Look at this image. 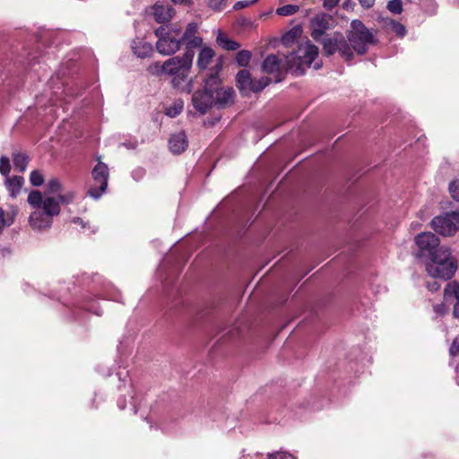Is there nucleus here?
<instances>
[{
  "label": "nucleus",
  "mask_w": 459,
  "mask_h": 459,
  "mask_svg": "<svg viewBox=\"0 0 459 459\" xmlns=\"http://www.w3.org/2000/svg\"><path fill=\"white\" fill-rule=\"evenodd\" d=\"M74 198V194L68 192L59 194L57 197L48 196L43 199L42 194L33 190L29 194L28 203L35 209L30 215V223L32 228L42 230L49 228L53 222V217L60 212V204H69Z\"/></svg>",
  "instance_id": "f257e3e1"
},
{
  "label": "nucleus",
  "mask_w": 459,
  "mask_h": 459,
  "mask_svg": "<svg viewBox=\"0 0 459 459\" xmlns=\"http://www.w3.org/2000/svg\"><path fill=\"white\" fill-rule=\"evenodd\" d=\"M195 52L186 50L182 56H177L166 60L162 65L155 63L149 67V72L157 74H167L172 77L171 83L174 88L180 89L182 83L188 77L192 67Z\"/></svg>",
  "instance_id": "f03ea898"
},
{
  "label": "nucleus",
  "mask_w": 459,
  "mask_h": 459,
  "mask_svg": "<svg viewBox=\"0 0 459 459\" xmlns=\"http://www.w3.org/2000/svg\"><path fill=\"white\" fill-rule=\"evenodd\" d=\"M428 274L434 279L449 280L457 270L455 259L448 247H441L426 264Z\"/></svg>",
  "instance_id": "7ed1b4c3"
},
{
  "label": "nucleus",
  "mask_w": 459,
  "mask_h": 459,
  "mask_svg": "<svg viewBox=\"0 0 459 459\" xmlns=\"http://www.w3.org/2000/svg\"><path fill=\"white\" fill-rule=\"evenodd\" d=\"M318 56V48L309 41L300 44L295 51L284 56L286 69L296 75L304 74L307 68L311 67Z\"/></svg>",
  "instance_id": "20e7f679"
},
{
  "label": "nucleus",
  "mask_w": 459,
  "mask_h": 459,
  "mask_svg": "<svg viewBox=\"0 0 459 459\" xmlns=\"http://www.w3.org/2000/svg\"><path fill=\"white\" fill-rule=\"evenodd\" d=\"M351 30L348 32V43L352 50L358 55H364L370 45L375 43L373 33L359 20H353L351 22Z\"/></svg>",
  "instance_id": "39448f33"
},
{
  "label": "nucleus",
  "mask_w": 459,
  "mask_h": 459,
  "mask_svg": "<svg viewBox=\"0 0 459 459\" xmlns=\"http://www.w3.org/2000/svg\"><path fill=\"white\" fill-rule=\"evenodd\" d=\"M219 82L218 73L211 74L204 81V90L194 92L192 104L194 108L200 114H205L214 104L213 86Z\"/></svg>",
  "instance_id": "423d86ee"
},
{
  "label": "nucleus",
  "mask_w": 459,
  "mask_h": 459,
  "mask_svg": "<svg viewBox=\"0 0 459 459\" xmlns=\"http://www.w3.org/2000/svg\"><path fill=\"white\" fill-rule=\"evenodd\" d=\"M320 41L326 56H332L338 52L346 61H351L354 56L348 41L342 33L335 32L331 36L323 38Z\"/></svg>",
  "instance_id": "0eeeda50"
},
{
  "label": "nucleus",
  "mask_w": 459,
  "mask_h": 459,
  "mask_svg": "<svg viewBox=\"0 0 459 459\" xmlns=\"http://www.w3.org/2000/svg\"><path fill=\"white\" fill-rule=\"evenodd\" d=\"M432 229L444 237H451L459 231V212H447L431 221Z\"/></svg>",
  "instance_id": "6e6552de"
},
{
  "label": "nucleus",
  "mask_w": 459,
  "mask_h": 459,
  "mask_svg": "<svg viewBox=\"0 0 459 459\" xmlns=\"http://www.w3.org/2000/svg\"><path fill=\"white\" fill-rule=\"evenodd\" d=\"M94 185L88 191L94 199H98L106 191L108 186V169L102 162H99L92 170Z\"/></svg>",
  "instance_id": "1a4fd4ad"
},
{
  "label": "nucleus",
  "mask_w": 459,
  "mask_h": 459,
  "mask_svg": "<svg viewBox=\"0 0 459 459\" xmlns=\"http://www.w3.org/2000/svg\"><path fill=\"white\" fill-rule=\"evenodd\" d=\"M439 242V238L432 232H422L415 237V244L420 249V255L431 257L441 247Z\"/></svg>",
  "instance_id": "9d476101"
},
{
  "label": "nucleus",
  "mask_w": 459,
  "mask_h": 459,
  "mask_svg": "<svg viewBox=\"0 0 459 459\" xmlns=\"http://www.w3.org/2000/svg\"><path fill=\"white\" fill-rule=\"evenodd\" d=\"M179 30L173 32L165 39H160L156 42V48L159 53L164 56H169L176 53L181 47V40L179 39Z\"/></svg>",
  "instance_id": "9b49d317"
},
{
  "label": "nucleus",
  "mask_w": 459,
  "mask_h": 459,
  "mask_svg": "<svg viewBox=\"0 0 459 459\" xmlns=\"http://www.w3.org/2000/svg\"><path fill=\"white\" fill-rule=\"evenodd\" d=\"M198 25L195 22H190L187 24L184 33L179 37L181 40V45L183 43L186 46V50H194V48H198L203 43V39L197 36Z\"/></svg>",
  "instance_id": "f8f14e48"
},
{
  "label": "nucleus",
  "mask_w": 459,
  "mask_h": 459,
  "mask_svg": "<svg viewBox=\"0 0 459 459\" xmlns=\"http://www.w3.org/2000/svg\"><path fill=\"white\" fill-rule=\"evenodd\" d=\"M329 22L330 16L325 14L316 15L311 20V36L315 40L320 41L326 30L330 29Z\"/></svg>",
  "instance_id": "ddd939ff"
},
{
  "label": "nucleus",
  "mask_w": 459,
  "mask_h": 459,
  "mask_svg": "<svg viewBox=\"0 0 459 459\" xmlns=\"http://www.w3.org/2000/svg\"><path fill=\"white\" fill-rule=\"evenodd\" d=\"M444 298L447 302H454L453 316L459 319V282L447 283L444 290Z\"/></svg>",
  "instance_id": "4468645a"
},
{
  "label": "nucleus",
  "mask_w": 459,
  "mask_h": 459,
  "mask_svg": "<svg viewBox=\"0 0 459 459\" xmlns=\"http://www.w3.org/2000/svg\"><path fill=\"white\" fill-rule=\"evenodd\" d=\"M221 80L216 86H213L212 91L214 96V104L219 107H224L233 102L234 90L232 88H221Z\"/></svg>",
  "instance_id": "2eb2a0df"
},
{
  "label": "nucleus",
  "mask_w": 459,
  "mask_h": 459,
  "mask_svg": "<svg viewBox=\"0 0 459 459\" xmlns=\"http://www.w3.org/2000/svg\"><path fill=\"white\" fill-rule=\"evenodd\" d=\"M174 14L175 10L168 4H155L152 6V15L159 23L169 22Z\"/></svg>",
  "instance_id": "dca6fc26"
},
{
  "label": "nucleus",
  "mask_w": 459,
  "mask_h": 459,
  "mask_svg": "<svg viewBox=\"0 0 459 459\" xmlns=\"http://www.w3.org/2000/svg\"><path fill=\"white\" fill-rule=\"evenodd\" d=\"M131 48L134 55L139 58L149 57L153 52L152 45L140 38L133 39Z\"/></svg>",
  "instance_id": "f3484780"
},
{
  "label": "nucleus",
  "mask_w": 459,
  "mask_h": 459,
  "mask_svg": "<svg viewBox=\"0 0 459 459\" xmlns=\"http://www.w3.org/2000/svg\"><path fill=\"white\" fill-rule=\"evenodd\" d=\"M188 145L186 135L184 132H178L170 136L169 147L174 154H180L186 151Z\"/></svg>",
  "instance_id": "a211bd4d"
},
{
  "label": "nucleus",
  "mask_w": 459,
  "mask_h": 459,
  "mask_svg": "<svg viewBox=\"0 0 459 459\" xmlns=\"http://www.w3.org/2000/svg\"><path fill=\"white\" fill-rule=\"evenodd\" d=\"M25 183L22 176H10L4 178V186L12 198H16Z\"/></svg>",
  "instance_id": "6ab92c4d"
},
{
  "label": "nucleus",
  "mask_w": 459,
  "mask_h": 459,
  "mask_svg": "<svg viewBox=\"0 0 459 459\" xmlns=\"http://www.w3.org/2000/svg\"><path fill=\"white\" fill-rule=\"evenodd\" d=\"M237 86L240 91L247 93L252 91L254 80L251 79L250 73L247 70H240L236 76Z\"/></svg>",
  "instance_id": "aec40b11"
},
{
  "label": "nucleus",
  "mask_w": 459,
  "mask_h": 459,
  "mask_svg": "<svg viewBox=\"0 0 459 459\" xmlns=\"http://www.w3.org/2000/svg\"><path fill=\"white\" fill-rule=\"evenodd\" d=\"M214 51L208 47L203 48L197 57L196 65L200 70H204L210 65L211 61L214 57Z\"/></svg>",
  "instance_id": "412c9836"
},
{
  "label": "nucleus",
  "mask_w": 459,
  "mask_h": 459,
  "mask_svg": "<svg viewBox=\"0 0 459 459\" xmlns=\"http://www.w3.org/2000/svg\"><path fill=\"white\" fill-rule=\"evenodd\" d=\"M281 59L275 55H269L264 60L263 71L267 74H273L280 71L281 67Z\"/></svg>",
  "instance_id": "4be33fe9"
},
{
  "label": "nucleus",
  "mask_w": 459,
  "mask_h": 459,
  "mask_svg": "<svg viewBox=\"0 0 459 459\" xmlns=\"http://www.w3.org/2000/svg\"><path fill=\"white\" fill-rule=\"evenodd\" d=\"M382 22L385 29L395 33L399 37H403L406 34L405 27L392 18H383Z\"/></svg>",
  "instance_id": "5701e85b"
},
{
  "label": "nucleus",
  "mask_w": 459,
  "mask_h": 459,
  "mask_svg": "<svg viewBox=\"0 0 459 459\" xmlns=\"http://www.w3.org/2000/svg\"><path fill=\"white\" fill-rule=\"evenodd\" d=\"M16 214L17 209L14 207H12L11 211L7 212L0 208V233L4 228L9 227L13 223Z\"/></svg>",
  "instance_id": "b1692460"
},
{
  "label": "nucleus",
  "mask_w": 459,
  "mask_h": 459,
  "mask_svg": "<svg viewBox=\"0 0 459 459\" xmlns=\"http://www.w3.org/2000/svg\"><path fill=\"white\" fill-rule=\"evenodd\" d=\"M13 162L15 170L24 172L29 163V157L23 152H14L13 153Z\"/></svg>",
  "instance_id": "393cba45"
},
{
  "label": "nucleus",
  "mask_w": 459,
  "mask_h": 459,
  "mask_svg": "<svg viewBox=\"0 0 459 459\" xmlns=\"http://www.w3.org/2000/svg\"><path fill=\"white\" fill-rule=\"evenodd\" d=\"M217 44L226 50H237L240 45L231 39L228 38L221 32H219L216 38Z\"/></svg>",
  "instance_id": "a878e982"
},
{
  "label": "nucleus",
  "mask_w": 459,
  "mask_h": 459,
  "mask_svg": "<svg viewBox=\"0 0 459 459\" xmlns=\"http://www.w3.org/2000/svg\"><path fill=\"white\" fill-rule=\"evenodd\" d=\"M251 52L248 50H241L236 56V61L239 66H247L251 59Z\"/></svg>",
  "instance_id": "bb28decb"
},
{
  "label": "nucleus",
  "mask_w": 459,
  "mask_h": 459,
  "mask_svg": "<svg viewBox=\"0 0 459 459\" xmlns=\"http://www.w3.org/2000/svg\"><path fill=\"white\" fill-rule=\"evenodd\" d=\"M299 10V6L295 4H286L277 8L276 13L281 16H290L296 13Z\"/></svg>",
  "instance_id": "cd10ccee"
},
{
  "label": "nucleus",
  "mask_w": 459,
  "mask_h": 459,
  "mask_svg": "<svg viewBox=\"0 0 459 459\" xmlns=\"http://www.w3.org/2000/svg\"><path fill=\"white\" fill-rule=\"evenodd\" d=\"M183 106L184 104L182 100L176 101L172 107L166 108V115L170 117H177L178 114L181 113Z\"/></svg>",
  "instance_id": "c85d7f7f"
},
{
  "label": "nucleus",
  "mask_w": 459,
  "mask_h": 459,
  "mask_svg": "<svg viewBox=\"0 0 459 459\" xmlns=\"http://www.w3.org/2000/svg\"><path fill=\"white\" fill-rule=\"evenodd\" d=\"M11 172V164L9 158L5 156H2L0 158V173L4 177H10L9 174Z\"/></svg>",
  "instance_id": "c756f323"
},
{
  "label": "nucleus",
  "mask_w": 459,
  "mask_h": 459,
  "mask_svg": "<svg viewBox=\"0 0 459 459\" xmlns=\"http://www.w3.org/2000/svg\"><path fill=\"white\" fill-rule=\"evenodd\" d=\"M30 182L34 186H39L44 183V177L39 170H33L30 175Z\"/></svg>",
  "instance_id": "7c9ffc66"
},
{
  "label": "nucleus",
  "mask_w": 459,
  "mask_h": 459,
  "mask_svg": "<svg viewBox=\"0 0 459 459\" xmlns=\"http://www.w3.org/2000/svg\"><path fill=\"white\" fill-rule=\"evenodd\" d=\"M271 82V79L268 77H262L258 81H254V84L252 85V91L258 92L264 90Z\"/></svg>",
  "instance_id": "2f4dec72"
},
{
  "label": "nucleus",
  "mask_w": 459,
  "mask_h": 459,
  "mask_svg": "<svg viewBox=\"0 0 459 459\" xmlns=\"http://www.w3.org/2000/svg\"><path fill=\"white\" fill-rule=\"evenodd\" d=\"M387 9L394 13L400 14L403 12V4L401 0H391L387 4Z\"/></svg>",
  "instance_id": "473e14b6"
},
{
  "label": "nucleus",
  "mask_w": 459,
  "mask_h": 459,
  "mask_svg": "<svg viewBox=\"0 0 459 459\" xmlns=\"http://www.w3.org/2000/svg\"><path fill=\"white\" fill-rule=\"evenodd\" d=\"M47 187H48V192L49 194H56V193H59L62 191V185H61L60 181L56 178H53V179L49 180L47 185Z\"/></svg>",
  "instance_id": "72a5a7b5"
},
{
  "label": "nucleus",
  "mask_w": 459,
  "mask_h": 459,
  "mask_svg": "<svg viewBox=\"0 0 459 459\" xmlns=\"http://www.w3.org/2000/svg\"><path fill=\"white\" fill-rule=\"evenodd\" d=\"M227 3L228 0H210L208 6L213 11L220 12L226 8Z\"/></svg>",
  "instance_id": "f704fd0d"
},
{
  "label": "nucleus",
  "mask_w": 459,
  "mask_h": 459,
  "mask_svg": "<svg viewBox=\"0 0 459 459\" xmlns=\"http://www.w3.org/2000/svg\"><path fill=\"white\" fill-rule=\"evenodd\" d=\"M448 189L452 198L459 201V178L453 180L449 184Z\"/></svg>",
  "instance_id": "c9c22d12"
},
{
  "label": "nucleus",
  "mask_w": 459,
  "mask_h": 459,
  "mask_svg": "<svg viewBox=\"0 0 459 459\" xmlns=\"http://www.w3.org/2000/svg\"><path fill=\"white\" fill-rule=\"evenodd\" d=\"M178 29H171L168 30L164 26H160L158 29L155 30V35L160 39H165L166 37L169 36L173 32H176Z\"/></svg>",
  "instance_id": "e433bc0d"
},
{
  "label": "nucleus",
  "mask_w": 459,
  "mask_h": 459,
  "mask_svg": "<svg viewBox=\"0 0 459 459\" xmlns=\"http://www.w3.org/2000/svg\"><path fill=\"white\" fill-rule=\"evenodd\" d=\"M433 311L437 316H442L446 314L447 308L444 303H439L433 306Z\"/></svg>",
  "instance_id": "4c0bfd02"
},
{
  "label": "nucleus",
  "mask_w": 459,
  "mask_h": 459,
  "mask_svg": "<svg viewBox=\"0 0 459 459\" xmlns=\"http://www.w3.org/2000/svg\"><path fill=\"white\" fill-rule=\"evenodd\" d=\"M449 354L452 357H455L459 355V338H455L450 348H449Z\"/></svg>",
  "instance_id": "58836bf2"
},
{
  "label": "nucleus",
  "mask_w": 459,
  "mask_h": 459,
  "mask_svg": "<svg viewBox=\"0 0 459 459\" xmlns=\"http://www.w3.org/2000/svg\"><path fill=\"white\" fill-rule=\"evenodd\" d=\"M297 32L298 31L296 30H291L290 31L286 33L282 38L283 43L288 44L290 40H293L297 35Z\"/></svg>",
  "instance_id": "ea45409f"
},
{
  "label": "nucleus",
  "mask_w": 459,
  "mask_h": 459,
  "mask_svg": "<svg viewBox=\"0 0 459 459\" xmlns=\"http://www.w3.org/2000/svg\"><path fill=\"white\" fill-rule=\"evenodd\" d=\"M340 0H324V7L332 10L338 4Z\"/></svg>",
  "instance_id": "a19ab883"
},
{
  "label": "nucleus",
  "mask_w": 459,
  "mask_h": 459,
  "mask_svg": "<svg viewBox=\"0 0 459 459\" xmlns=\"http://www.w3.org/2000/svg\"><path fill=\"white\" fill-rule=\"evenodd\" d=\"M427 288L432 291L435 292L440 288V284L437 281H429L427 283Z\"/></svg>",
  "instance_id": "79ce46f5"
},
{
  "label": "nucleus",
  "mask_w": 459,
  "mask_h": 459,
  "mask_svg": "<svg viewBox=\"0 0 459 459\" xmlns=\"http://www.w3.org/2000/svg\"><path fill=\"white\" fill-rule=\"evenodd\" d=\"M255 2V0L250 1V2L249 1H239L235 4L234 8L237 10L241 9V8L250 5L251 4H253Z\"/></svg>",
  "instance_id": "37998d69"
},
{
  "label": "nucleus",
  "mask_w": 459,
  "mask_h": 459,
  "mask_svg": "<svg viewBox=\"0 0 459 459\" xmlns=\"http://www.w3.org/2000/svg\"><path fill=\"white\" fill-rule=\"evenodd\" d=\"M358 1H359V4L365 9L371 8L375 4V0H358Z\"/></svg>",
  "instance_id": "c03bdc74"
},
{
  "label": "nucleus",
  "mask_w": 459,
  "mask_h": 459,
  "mask_svg": "<svg viewBox=\"0 0 459 459\" xmlns=\"http://www.w3.org/2000/svg\"><path fill=\"white\" fill-rule=\"evenodd\" d=\"M122 145L127 149L134 150L137 147L138 143L136 140H133V141L125 142L122 143Z\"/></svg>",
  "instance_id": "a18cd8bd"
},
{
  "label": "nucleus",
  "mask_w": 459,
  "mask_h": 459,
  "mask_svg": "<svg viewBox=\"0 0 459 459\" xmlns=\"http://www.w3.org/2000/svg\"><path fill=\"white\" fill-rule=\"evenodd\" d=\"M176 4H190L191 0H170Z\"/></svg>",
  "instance_id": "49530a36"
},
{
  "label": "nucleus",
  "mask_w": 459,
  "mask_h": 459,
  "mask_svg": "<svg viewBox=\"0 0 459 459\" xmlns=\"http://www.w3.org/2000/svg\"><path fill=\"white\" fill-rule=\"evenodd\" d=\"M74 223H81L82 226L84 227V224H83L82 221L80 218L74 219Z\"/></svg>",
  "instance_id": "de8ad7c7"
},
{
  "label": "nucleus",
  "mask_w": 459,
  "mask_h": 459,
  "mask_svg": "<svg viewBox=\"0 0 459 459\" xmlns=\"http://www.w3.org/2000/svg\"><path fill=\"white\" fill-rule=\"evenodd\" d=\"M320 66H321V65L318 62H316L315 65H314V68L315 69H319Z\"/></svg>",
  "instance_id": "09e8293b"
},
{
  "label": "nucleus",
  "mask_w": 459,
  "mask_h": 459,
  "mask_svg": "<svg viewBox=\"0 0 459 459\" xmlns=\"http://www.w3.org/2000/svg\"><path fill=\"white\" fill-rule=\"evenodd\" d=\"M118 406L121 408V409H125V405H121L120 403L118 404Z\"/></svg>",
  "instance_id": "8fccbe9b"
}]
</instances>
